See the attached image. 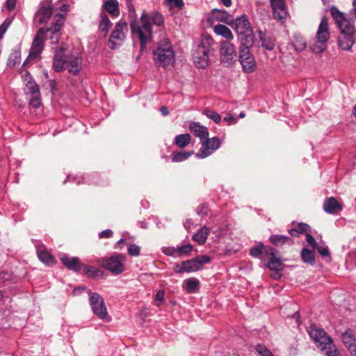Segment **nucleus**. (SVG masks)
<instances>
[{
	"instance_id": "nucleus-8",
	"label": "nucleus",
	"mask_w": 356,
	"mask_h": 356,
	"mask_svg": "<svg viewBox=\"0 0 356 356\" xmlns=\"http://www.w3.org/2000/svg\"><path fill=\"white\" fill-rule=\"evenodd\" d=\"M221 144L218 137L209 138V131L206 127L202 126V159L206 158L217 150Z\"/></svg>"
},
{
	"instance_id": "nucleus-42",
	"label": "nucleus",
	"mask_w": 356,
	"mask_h": 356,
	"mask_svg": "<svg viewBox=\"0 0 356 356\" xmlns=\"http://www.w3.org/2000/svg\"><path fill=\"white\" fill-rule=\"evenodd\" d=\"M262 42V47H264L267 50H273L275 47L274 40L270 38H261Z\"/></svg>"
},
{
	"instance_id": "nucleus-11",
	"label": "nucleus",
	"mask_w": 356,
	"mask_h": 356,
	"mask_svg": "<svg viewBox=\"0 0 356 356\" xmlns=\"http://www.w3.org/2000/svg\"><path fill=\"white\" fill-rule=\"evenodd\" d=\"M45 40L44 29H40L37 35L33 41L28 58L24 63V65H27L31 60H36L40 58V54L44 49V42Z\"/></svg>"
},
{
	"instance_id": "nucleus-32",
	"label": "nucleus",
	"mask_w": 356,
	"mask_h": 356,
	"mask_svg": "<svg viewBox=\"0 0 356 356\" xmlns=\"http://www.w3.org/2000/svg\"><path fill=\"white\" fill-rule=\"evenodd\" d=\"M104 7L106 11L110 14L113 16H118L120 11L118 8V3L116 0L107 1L105 3Z\"/></svg>"
},
{
	"instance_id": "nucleus-16",
	"label": "nucleus",
	"mask_w": 356,
	"mask_h": 356,
	"mask_svg": "<svg viewBox=\"0 0 356 356\" xmlns=\"http://www.w3.org/2000/svg\"><path fill=\"white\" fill-rule=\"evenodd\" d=\"M200 268V260L197 257L181 264H175L173 270L177 273H193Z\"/></svg>"
},
{
	"instance_id": "nucleus-9",
	"label": "nucleus",
	"mask_w": 356,
	"mask_h": 356,
	"mask_svg": "<svg viewBox=\"0 0 356 356\" xmlns=\"http://www.w3.org/2000/svg\"><path fill=\"white\" fill-rule=\"evenodd\" d=\"M89 302L93 313L99 318L107 322L111 320V318L108 315L104 300L99 293H91Z\"/></svg>"
},
{
	"instance_id": "nucleus-17",
	"label": "nucleus",
	"mask_w": 356,
	"mask_h": 356,
	"mask_svg": "<svg viewBox=\"0 0 356 356\" xmlns=\"http://www.w3.org/2000/svg\"><path fill=\"white\" fill-rule=\"evenodd\" d=\"M234 22H235L236 31L238 34L244 35L247 40H248V38L252 39L251 35L252 31L250 23L245 15L236 17Z\"/></svg>"
},
{
	"instance_id": "nucleus-63",
	"label": "nucleus",
	"mask_w": 356,
	"mask_h": 356,
	"mask_svg": "<svg viewBox=\"0 0 356 356\" xmlns=\"http://www.w3.org/2000/svg\"><path fill=\"white\" fill-rule=\"evenodd\" d=\"M353 8L350 10V14L355 13V12L356 11V0L353 1Z\"/></svg>"
},
{
	"instance_id": "nucleus-34",
	"label": "nucleus",
	"mask_w": 356,
	"mask_h": 356,
	"mask_svg": "<svg viewBox=\"0 0 356 356\" xmlns=\"http://www.w3.org/2000/svg\"><path fill=\"white\" fill-rule=\"evenodd\" d=\"M21 60V54L19 50H14L9 56L7 65L10 67H14L17 64H19Z\"/></svg>"
},
{
	"instance_id": "nucleus-39",
	"label": "nucleus",
	"mask_w": 356,
	"mask_h": 356,
	"mask_svg": "<svg viewBox=\"0 0 356 356\" xmlns=\"http://www.w3.org/2000/svg\"><path fill=\"white\" fill-rule=\"evenodd\" d=\"M29 105L33 108H39L41 104L40 94L37 93V95H29Z\"/></svg>"
},
{
	"instance_id": "nucleus-45",
	"label": "nucleus",
	"mask_w": 356,
	"mask_h": 356,
	"mask_svg": "<svg viewBox=\"0 0 356 356\" xmlns=\"http://www.w3.org/2000/svg\"><path fill=\"white\" fill-rule=\"evenodd\" d=\"M165 291L163 289L159 290L155 296V305L156 306H160L163 304L165 302L164 300Z\"/></svg>"
},
{
	"instance_id": "nucleus-5",
	"label": "nucleus",
	"mask_w": 356,
	"mask_h": 356,
	"mask_svg": "<svg viewBox=\"0 0 356 356\" xmlns=\"http://www.w3.org/2000/svg\"><path fill=\"white\" fill-rule=\"evenodd\" d=\"M330 38L328 22L326 17H323L318 26L315 38L313 39L310 49L314 54L324 51Z\"/></svg>"
},
{
	"instance_id": "nucleus-38",
	"label": "nucleus",
	"mask_w": 356,
	"mask_h": 356,
	"mask_svg": "<svg viewBox=\"0 0 356 356\" xmlns=\"http://www.w3.org/2000/svg\"><path fill=\"white\" fill-rule=\"evenodd\" d=\"M83 271L90 277H96L102 274L100 270L92 266H86L83 268Z\"/></svg>"
},
{
	"instance_id": "nucleus-31",
	"label": "nucleus",
	"mask_w": 356,
	"mask_h": 356,
	"mask_svg": "<svg viewBox=\"0 0 356 356\" xmlns=\"http://www.w3.org/2000/svg\"><path fill=\"white\" fill-rule=\"evenodd\" d=\"M24 92L26 95H37V93L40 92L38 85L31 79L27 81Z\"/></svg>"
},
{
	"instance_id": "nucleus-58",
	"label": "nucleus",
	"mask_w": 356,
	"mask_h": 356,
	"mask_svg": "<svg viewBox=\"0 0 356 356\" xmlns=\"http://www.w3.org/2000/svg\"><path fill=\"white\" fill-rule=\"evenodd\" d=\"M289 233L290 234L291 236H298L300 233L298 232V230L297 229L295 228H292V229H290L289 230Z\"/></svg>"
},
{
	"instance_id": "nucleus-50",
	"label": "nucleus",
	"mask_w": 356,
	"mask_h": 356,
	"mask_svg": "<svg viewBox=\"0 0 356 356\" xmlns=\"http://www.w3.org/2000/svg\"><path fill=\"white\" fill-rule=\"evenodd\" d=\"M306 241L307 243L314 249H316V247L318 245L316 241V239L310 234H306Z\"/></svg>"
},
{
	"instance_id": "nucleus-19",
	"label": "nucleus",
	"mask_w": 356,
	"mask_h": 356,
	"mask_svg": "<svg viewBox=\"0 0 356 356\" xmlns=\"http://www.w3.org/2000/svg\"><path fill=\"white\" fill-rule=\"evenodd\" d=\"M266 254L269 258L267 265L268 268L270 270H282L283 264L281 259L276 256L275 250L272 248H268L266 250Z\"/></svg>"
},
{
	"instance_id": "nucleus-57",
	"label": "nucleus",
	"mask_w": 356,
	"mask_h": 356,
	"mask_svg": "<svg viewBox=\"0 0 356 356\" xmlns=\"http://www.w3.org/2000/svg\"><path fill=\"white\" fill-rule=\"evenodd\" d=\"M272 271H273L274 273L272 274V277L275 279V280H278L281 277V273H280V271L281 270H271Z\"/></svg>"
},
{
	"instance_id": "nucleus-27",
	"label": "nucleus",
	"mask_w": 356,
	"mask_h": 356,
	"mask_svg": "<svg viewBox=\"0 0 356 356\" xmlns=\"http://www.w3.org/2000/svg\"><path fill=\"white\" fill-rule=\"evenodd\" d=\"M183 288L189 293H195L199 290V280L195 277L186 279L183 282Z\"/></svg>"
},
{
	"instance_id": "nucleus-2",
	"label": "nucleus",
	"mask_w": 356,
	"mask_h": 356,
	"mask_svg": "<svg viewBox=\"0 0 356 356\" xmlns=\"http://www.w3.org/2000/svg\"><path fill=\"white\" fill-rule=\"evenodd\" d=\"M308 332L319 348L322 350L327 349L326 356H341L339 351L333 344L332 338L327 336L325 330L312 325L308 329Z\"/></svg>"
},
{
	"instance_id": "nucleus-62",
	"label": "nucleus",
	"mask_w": 356,
	"mask_h": 356,
	"mask_svg": "<svg viewBox=\"0 0 356 356\" xmlns=\"http://www.w3.org/2000/svg\"><path fill=\"white\" fill-rule=\"evenodd\" d=\"M220 1L226 7H229L232 5V0H220Z\"/></svg>"
},
{
	"instance_id": "nucleus-33",
	"label": "nucleus",
	"mask_w": 356,
	"mask_h": 356,
	"mask_svg": "<svg viewBox=\"0 0 356 356\" xmlns=\"http://www.w3.org/2000/svg\"><path fill=\"white\" fill-rule=\"evenodd\" d=\"M301 257L306 264L314 265L315 264V257L312 251L308 248H304L301 251Z\"/></svg>"
},
{
	"instance_id": "nucleus-7",
	"label": "nucleus",
	"mask_w": 356,
	"mask_h": 356,
	"mask_svg": "<svg viewBox=\"0 0 356 356\" xmlns=\"http://www.w3.org/2000/svg\"><path fill=\"white\" fill-rule=\"evenodd\" d=\"M330 13L340 30V33L355 35L356 30L355 25L345 17L342 12L339 10L335 6H332L330 8Z\"/></svg>"
},
{
	"instance_id": "nucleus-40",
	"label": "nucleus",
	"mask_w": 356,
	"mask_h": 356,
	"mask_svg": "<svg viewBox=\"0 0 356 356\" xmlns=\"http://www.w3.org/2000/svg\"><path fill=\"white\" fill-rule=\"evenodd\" d=\"M204 114L208 118L213 120L217 124L221 121L220 115L213 111L205 110Z\"/></svg>"
},
{
	"instance_id": "nucleus-55",
	"label": "nucleus",
	"mask_w": 356,
	"mask_h": 356,
	"mask_svg": "<svg viewBox=\"0 0 356 356\" xmlns=\"http://www.w3.org/2000/svg\"><path fill=\"white\" fill-rule=\"evenodd\" d=\"M296 47L297 49L302 51L306 48L307 44L305 41H303V42L300 41V42H297Z\"/></svg>"
},
{
	"instance_id": "nucleus-14",
	"label": "nucleus",
	"mask_w": 356,
	"mask_h": 356,
	"mask_svg": "<svg viewBox=\"0 0 356 356\" xmlns=\"http://www.w3.org/2000/svg\"><path fill=\"white\" fill-rule=\"evenodd\" d=\"M239 60L243 70L245 72L251 73L254 71L256 67V62L248 47H245L241 49Z\"/></svg>"
},
{
	"instance_id": "nucleus-23",
	"label": "nucleus",
	"mask_w": 356,
	"mask_h": 356,
	"mask_svg": "<svg viewBox=\"0 0 356 356\" xmlns=\"http://www.w3.org/2000/svg\"><path fill=\"white\" fill-rule=\"evenodd\" d=\"M323 209L326 213L334 214L341 211L342 206L334 197H332L324 202Z\"/></svg>"
},
{
	"instance_id": "nucleus-29",
	"label": "nucleus",
	"mask_w": 356,
	"mask_h": 356,
	"mask_svg": "<svg viewBox=\"0 0 356 356\" xmlns=\"http://www.w3.org/2000/svg\"><path fill=\"white\" fill-rule=\"evenodd\" d=\"M191 142V136L189 134L177 135L175 138L174 143L179 148H184Z\"/></svg>"
},
{
	"instance_id": "nucleus-60",
	"label": "nucleus",
	"mask_w": 356,
	"mask_h": 356,
	"mask_svg": "<svg viewBox=\"0 0 356 356\" xmlns=\"http://www.w3.org/2000/svg\"><path fill=\"white\" fill-rule=\"evenodd\" d=\"M210 261V257L207 255H202V264H207Z\"/></svg>"
},
{
	"instance_id": "nucleus-13",
	"label": "nucleus",
	"mask_w": 356,
	"mask_h": 356,
	"mask_svg": "<svg viewBox=\"0 0 356 356\" xmlns=\"http://www.w3.org/2000/svg\"><path fill=\"white\" fill-rule=\"evenodd\" d=\"M128 31L127 24L125 22L118 23L108 40V47L114 49L120 46L125 38V34Z\"/></svg>"
},
{
	"instance_id": "nucleus-53",
	"label": "nucleus",
	"mask_w": 356,
	"mask_h": 356,
	"mask_svg": "<svg viewBox=\"0 0 356 356\" xmlns=\"http://www.w3.org/2000/svg\"><path fill=\"white\" fill-rule=\"evenodd\" d=\"M113 232L111 229H106L99 233V238H109L112 236Z\"/></svg>"
},
{
	"instance_id": "nucleus-46",
	"label": "nucleus",
	"mask_w": 356,
	"mask_h": 356,
	"mask_svg": "<svg viewBox=\"0 0 356 356\" xmlns=\"http://www.w3.org/2000/svg\"><path fill=\"white\" fill-rule=\"evenodd\" d=\"M128 253L130 256L137 257L140 254V248L135 244H131L127 249Z\"/></svg>"
},
{
	"instance_id": "nucleus-49",
	"label": "nucleus",
	"mask_w": 356,
	"mask_h": 356,
	"mask_svg": "<svg viewBox=\"0 0 356 356\" xmlns=\"http://www.w3.org/2000/svg\"><path fill=\"white\" fill-rule=\"evenodd\" d=\"M315 250H316L322 257L330 256V251L327 246L318 245Z\"/></svg>"
},
{
	"instance_id": "nucleus-54",
	"label": "nucleus",
	"mask_w": 356,
	"mask_h": 356,
	"mask_svg": "<svg viewBox=\"0 0 356 356\" xmlns=\"http://www.w3.org/2000/svg\"><path fill=\"white\" fill-rule=\"evenodd\" d=\"M16 0H7L6 7L9 10H12L15 8Z\"/></svg>"
},
{
	"instance_id": "nucleus-6",
	"label": "nucleus",
	"mask_w": 356,
	"mask_h": 356,
	"mask_svg": "<svg viewBox=\"0 0 356 356\" xmlns=\"http://www.w3.org/2000/svg\"><path fill=\"white\" fill-rule=\"evenodd\" d=\"M126 257L115 254L99 261L100 266L114 275H120L125 270Z\"/></svg>"
},
{
	"instance_id": "nucleus-25",
	"label": "nucleus",
	"mask_w": 356,
	"mask_h": 356,
	"mask_svg": "<svg viewBox=\"0 0 356 356\" xmlns=\"http://www.w3.org/2000/svg\"><path fill=\"white\" fill-rule=\"evenodd\" d=\"M52 14V8L50 6L41 7L35 15V19L40 24H46Z\"/></svg>"
},
{
	"instance_id": "nucleus-1",
	"label": "nucleus",
	"mask_w": 356,
	"mask_h": 356,
	"mask_svg": "<svg viewBox=\"0 0 356 356\" xmlns=\"http://www.w3.org/2000/svg\"><path fill=\"white\" fill-rule=\"evenodd\" d=\"M65 51L64 47H61L60 51L55 54L52 64L53 68L56 72H60L67 69L70 73L77 74L80 71L82 65L80 52L74 51L65 56L63 54Z\"/></svg>"
},
{
	"instance_id": "nucleus-18",
	"label": "nucleus",
	"mask_w": 356,
	"mask_h": 356,
	"mask_svg": "<svg viewBox=\"0 0 356 356\" xmlns=\"http://www.w3.org/2000/svg\"><path fill=\"white\" fill-rule=\"evenodd\" d=\"M275 19L283 22L287 17L284 0H270Z\"/></svg>"
},
{
	"instance_id": "nucleus-43",
	"label": "nucleus",
	"mask_w": 356,
	"mask_h": 356,
	"mask_svg": "<svg viewBox=\"0 0 356 356\" xmlns=\"http://www.w3.org/2000/svg\"><path fill=\"white\" fill-rule=\"evenodd\" d=\"M255 349L257 352L261 356H273L271 352L263 345H257Z\"/></svg>"
},
{
	"instance_id": "nucleus-52",
	"label": "nucleus",
	"mask_w": 356,
	"mask_h": 356,
	"mask_svg": "<svg viewBox=\"0 0 356 356\" xmlns=\"http://www.w3.org/2000/svg\"><path fill=\"white\" fill-rule=\"evenodd\" d=\"M202 244L205 242L207 236L210 234V229L206 227H202Z\"/></svg>"
},
{
	"instance_id": "nucleus-21",
	"label": "nucleus",
	"mask_w": 356,
	"mask_h": 356,
	"mask_svg": "<svg viewBox=\"0 0 356 356\" xmlns=\"http://www.w3.org/2000/svg\"><path fill=\"white\" fill-rule=\"evenodd\" d=\"M341 340L346 348L356 343V326L348 328L341 334Z\"/></svg>"
},
{
	"instance_id": "nucleus-37",
	"label": "nucleus",
	"mask_w": 356,
	"mask_h": 356,
	"mask_svg": "<svg viewBox=\"0 0 356 356\" xmlns=\"http://www.w3.org/2000/svg\"><path fill=\"white\" fill-rule=\"evenodd\" d=\"M164 4L171 10L174 8L181 9L184 6L183 0H165Z\"/></svg>"
},
{
	"instance_id": "nucleus-36",
	"label": "nucleus",
	"mask_w": 356,
	"mask_h": 356,
	"mask_svg": "<svg viewBox=\"0 0 356 356\" xmlns=\"http://www.w3.org/2000/svg\"><path fill=\"white\" fill-rule=\"evenodd\" d=\"M192 155V152H179L177 153H175L172 161L173 162H181L183 161L186 160L190 156Z\"/></svg>"
},
{
	"instance_id": "nucleus-30",
	"label": "nucleus",
	"mask_w": 356,
	"mask_h": 356,
	"mask_svg": "<svg viewBox=\"0 0 356 356\" xmlns=\"http://www.w3.org/2000/svg\"><path fill=\"white\" fill-rule=\"evenodd\" d=\"M269 240L273 244L275 245H282L286 243H293V240L290 237L284 235H272Z\"/></svg>"
},
{
	"instance_id": "nucleus-35",
	"label": "nucleus",
	"mask_w": 356,
	"mask_h": 356,
	"mask_svg": "<svg viewBox=\"0 0 356 356\" xmlns=\"http://www.w3.org/2000/svg\"><path fill=\"white\" fill-rule=\"evenodd\" d=\"M111 26V23L106 15H102V19L99 23V31L106 35L109 29Z\"/></svg>"
},
{
	"instance_id": "nucleus-59",
	"label": "nucleus",
	"mask_w": 356,
	"mask_h": 356,
	"mask_svg": "<svg viewBox=\"0 0 356 356\" xmlns=\"http://www.w3.org/2000/svg\"><path fill=\"white\" fill-rule=\"evenodd\" d=\"M160 112L164 116L168 115L169 113L168 109L166 106H161L160 108Z\"/></svg>"
},
{
	"instance_id": "nucleus-56",
	"label": "nucleus",
	"mask_w": 356,
	"mask_h": 356,
	"mask_svg": "<svg viewBox=\"0 0 356 356\" xmlns=\"http://www.w3.org/2000/svg\"><path fill=\"white\" fill-rule=\"evenodd\" d=\"M347 349L352 355L356 356V343L353 344Z\"/></svg>"
},
{
	"instance_id": "nucleus-41",
	"label": "nucleus",
	"mask_w": 356,
	"mask_h": 356,
	"mask_svg": "<svg viewBox=\"0 0 356 356\" xmlns=\"http://www.w3.org/2000/svg\"><path fill=\"white\" fill-rule=\"evenodd\" d=\"M192 250V246L190 244L181 245L180 247L173 248V251H177L179 256L186 254Z\"/></svg>"
},
{
	"instance_id": "nucleus-3",
	"label": "nucleus",
	"mask_w": 356,
	"mask_h": 356,
	"mask_svg": "<svg viewBox=\"0 0 356 356\" xmlns=\"http://www.w3.org/2000/svg\"><path fill=\"white\" fill-rule=\"evenodd\" d=\"M155 63L163 67L172 66L175 60V55L169 39L163 38L158 42L154 51Z\"/></svg>"
},
{
	"instance_id": "nucleus-20",
	"label": "nucleus",
	"mask_w": 356,
	"mask_h": 356,
	"mask_svg": "<svg viewBox=\"0 0 356 356\" xmlns=\"http://www.w3.org/2000/svg\"><path fill=\"white\" fill-rule=\"evenodd\" d=\"M56 21L54 23V25L51 28L47 29L44 30V34L46 33L51 32L53 34V36H51V39L52 40V44H58L59 41L58 38V32L60 31L63 22V17L62 15H59L56 17Z\"/></svg>"
},
{
	"instance_id": "nucleus-64",
	"label": "nucleus",
	"mask_w": 356,
	"mask_h": 356,
	"mask_svg": "<svg viewBox=\"0 0 356 356\" xmlns=\"http://www.w3.org/2000/svg\"><path fill=\"white\" fill-rule=\"evenodd\" d=\"M177 252V251H173V249H172V250H170V249H169V250H165V251H164V253H165V254H168V255H171V254H172L174 252Z\"/></svg>"
},
{
	"instance_id": "nucleus-4",
	"label": "nucleus",
	"mask_w": 356,
	"mask_h": 356,
	"mask_svg": "<svg viewBox=\"0 0 356 356\" xmlns=\"http://www.w3.org/2000/svg\"><path fill=\"white\" fill-rule=\"evenodd\" d=\"M131 27L133 37L140 40V49L143 51L152 38V26L147 14L143 13L140 20L131 22Z\"/></svg>"
},
{
	"instance_id": "nucleus-15",
	"label": "nucleus",
	"mask_w": 356,
	"mask_h": 356,
	"mask_svg": "<svg viewBox=\"0 0 356 356\" xmlns=\"http://www.w3.org/2000/svg\"><path fill=\"white\" fill-rule=\"evenodd\" d=\"M209 25H213L215 21L221 22L227 24H232L234 19L232 15L222 10L213 9L207 19Z\"/></svg>"
},
{
	"instance_id": "nucleus-51",
	"label": "nucleus",
	"mask_w": 356,
	"mask_h": 356,
	"mask_svg": "<svg viewBox=\"0 0 356 356\" xmlns=\"http://www.w3.org/2000/svg\"><path fill=\"white\" fill-rule=\"evenodd\" d=\"M296 229H297L298 230V232L300 234H302L307 231V229H309V226H308V225L305 224V223H299L296 227Z\"/></svg>"
},
{
	"instance_id": "nucleus-26",
	"label": "nucleus",
	"mask_w": 356,
	"mask_h": 356,
	"mask_svg": "<svg viewBox=\"0 0 356 356\" xmlns=\"http://www.w3.org/2000/svg\"><path fill=\"white\" fill-rule=\"evenodd\" d=\"M213 32L229 41L234 38V35L229 28L223 24H218L213 27Z\"/></svg>"
},
{
	"instance_id": "nucleus-28",
	"label": "nucleus",
	"mask_w": 356,
	"mask_h": 356,
	"mask_svg": "<svg viewBox=\"0 0 356 356\" xmlns=\"http://www.w3.org/2000/svg\"><path fill=\"white\" fill-rule=\"evenodd\" d=\"M38 257L39 259L46 265H54L55 264V259L54 257L44 249H40L38 250Z\"/></svg>"
},
{
	"instance_id": "nucleus-47",
	"label": "nucleus",
	"mask_w": 356,
	"mask_h": 356,
	"mask_svg": "<svg viewBox=\"0 0 356 356\" xmlns=\"http://www.w3.org/2000/svg\"><path fill=\"white\" fill-rule=\"evenodd\" d=\"M190 131L197 136L200 137V125L199 123L192 122L189 126Z\"/></svg>"
},
{
	"instance_id": "nucleus-44",
	"label": "nucleus",
	"mask_w": 356,
	"mask_h": 356,
	"mask_svg": "<svg viewBox=\"0 0 356 356\" xmlns=\"http://www.w3.org/2000/svg\"><path fill=\"white\" fill-rule=\"evenodd\" d=\"M264 245L263 243H261L257 245L256 246L252 248L250 250V254L254 257H257L261 254Z\"/></svg>"
},
{
	"instance_id": "nucleus-24",
	"label": "nucleus",
	"mask_w": 356,
	"mask_h": 356,
	"mask_svg": "<svg viewBox=\"0 0 356 356\" xmlns=\"http://www.w3.org/2000/svg\"><path fill=\"white\" fill-rule=\"evenodd\" d=\"M60 259L63 264L70 270L77 271L81 267L79 259L77 257H68L64 255Z\"/></svg>"
},
{
	"instance_id": "nucleus-22",
	"label": "nucleus",
	"mask_w": 356,
	"mask_h": 356,
	"mask_svg": "<svg viewBox=\"0 0 356 356\" xmlns=\"http://www.w3.org/2000/svg\"><path fill=\"white\" fill-rule=\"evenodd\" d=\"M355 43V35L340 33L338 36L339 46L343 50H350Z\"/></svg>"
},
{
	"instance_id": "nucleus-10",
	"label": "nucleus",
	"mask_w": 356,
	"mask_h": 356,
	"mask_svg": "<svg viewBox=\"0 0 356 356\" xmlns=\"http://www.w3.org/2000/svg\"><path fill=\"white\" fill-rule=\"evenodd\" d=\"M219 53L221 62L227 67L232 66L237 60L236 48L229 41L220 42Z\"/></svg>"
},
{
	"instance_id": "nucleus-61",
	"label": "nucleus",
	"mask_w": 356,
	"mask_h": 356,
	"mask_svg": "<svg viewBox=\"0 0 356 356\" xmlns=\"http://www.w3.org/2000/svg\"><path fill=\"white\" fill-rule=\"evenodd\" d=\"M224 120L225 121H228V122H235V119L234 118V117L231 114L227 115L224 118Z\"/></svg>"
},
{
	"instance_id": "nucleus-48",
	"label": "nucleus",
	"mask_w": 356,
	"mask_h": 356,
	"mask_svg": "<svg viewBox=\"0 0 356 356\" xmlns=\"http://www.w3.org/2000/svg\"><path fill=\"white\" fill-rule=\"evenodd\" d=\"M152 21L154 24L161 26L163 23V17L160 13H155L152 15Z\"/></svg>"
},
{
	"instance_id": "nucleus-12",
	"label": "nucleus",
	"mask_w": 356,
	"mask_h": 356,
	"mask_svg": "<svg viewBox=\"0 0 356 356\" xmlns=\"http://www.w3.org/2000/svg\"><path fill=\"white\" fill-rule=\"evenodd\" d=\"M216 42L207 33H202V68L208 65L210 58L214 56Z\"/></svg>"
}]
</instances>
